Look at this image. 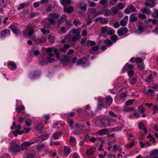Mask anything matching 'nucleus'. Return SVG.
Wrapping results in <instances>:
<instances>
[{
	"label": "nucleus",
	"instance_id": "nucleus-1",
	"mask_svg": "<svg viewBox=\"0 0 158 158\" xmlns=\"http://www.w3.org/2000/svg\"><path fill=\"white\" fill-rule=\"evenodd\" d=\"M35 27L31 24H28L26 26V30L23 32V35L24 36H26L27 35L28 36H31L34 33Z\"/></svg>",
	"mask_w": 158,
	"mask_h": 158
},
{
	"label": "nucleus",
	"instance_id": "nucleus-2",
	"mask_svg": "<svg viewBox=\"0 0 158 158\" xmlns=\"http://www.w3.org/2000/svg\"><path fill=\"white\" fill-rule=\"evenodd\" d=\"M90 10V13L92 15L89 14L88 18H89L93 19L95 17L102 14L103 11L102 10H100L98 11H97L96 8H91L89 9Z\"/></svg>",
	"mask_w": 158,
	"mask_h": 158
},
{
	"label": "nucleus",
	"instance_id": "nucleus-3",
	"mask_svg": "<svg viewBox=\"0 0 158 158\" xmlns=\"http://www.w3.org/2000/svg\"><path fill=\"white\" fill-rule=\"evenodd\" d=\"M71 152V149L69 146H65L64 150L60 149L59 150V154L64 157L67 156Z\"/></svg>",
	"mask_w": 158,
	"mask_h": 158
},
{
	"label": "nucleus",
	"instance_id": "nucleus-4",
	"mask_svg": "<svg viewBox=\"0 0 158 158\" xmlns=\"http://www.w3.org/2000/svg\"><path fill=\"white\" fill-rule=\"evenodd\" d=\"M20 146L15 143H11L9 148L10 151L14 153L20 151Z\"/></svg>",
	"mask_w": 158,
	"mask_h": 158
},
{
	"label": "nucleus",
	"instance_id": "nucleus-5",
	"mask_svg": "<svg viewBox=\"0 0 158 158\" xmlns=\"http://www.w3.org/2000/svg\"><path fill=\"white\" fill-rule=\"evenodd\" d=\"M49 17L48 18V22L51 24H53L55 22V19H58L59 15L56 13H50L49 15Z\"/></svg>",
	"mask_w": 158,
	"mask_h": 158
},
{
	"label": "nucleus",
	"instance_id": "nucleus-6",
	"mask_svg": "<svg viewBox=\"0 0 158 158\" xmlns=\"http://www.w3.org/2000/svg\"><path fill=\"white\" fill-rule=\"evenodd\" d=\"M128 29L126 27H121L117 31V34L119 36L126 35L128 31Z\"/></svg>",
	"mask_w": 158,
	"mask_h": 158
},
{
	"label": "nucleus",
	"instance_id": "nucleus-7",
	"mask_svg": "<svg viewBox=\"0 0 158 158\" xmlns=\"http://www.w3.org/2000/svg\"><path fill=\"white\" fill-rule=\"evenodd\" d=\"M98 102L97 103L98 106L97 107V109L98 110H101L102 109V108H106L105 106L104 105V102H103V100L102 99V98L99 97L98 98Z\"/></svg>",
	"mask_w": 158,
	"mask_h": 158
},
{
	"label": "nucleus",
	"instance_id": "nucleus-8",
	"mask_svg": "<svg viewBox=\"0 0 158 158\" xmlns=\"http://www.w3.org/2000/svg\"><path fill=\"white\" fill-rule=\"evenodd\" d=\"M103 100V102L106 103L107 107H109L112 104L113 102V99L110 96H107L105 98H102Z\"/></svg>",
	"mask_w": 158,
	"mask_h": 158
},
{
	"label": "nucleus",
	"instance_id": "nucleus-9",
	"mask_svg": "<svg viewBox=\"0 0 158 158\" xmlns=\"http://www.w3.org/2000/svg\"><path fill=\"white\" fill-rule=\"evenodd\" d=\"M124 12L126 14H130L132 12H136L135 8L132 5L128 6L124 10Z\"/></svg>",
	"mask_w": 158,
	"mask_h": 158
},
{
	"label": "nucleus",
	"instance_id": "nucleus-10",
	"mask_svg": "<svg viewBox=\"0 0 158 158\" xmlns=\"http://www.w3.org/2000/svg\"><path fill=\"white\" fill-rule=\"evenodd\" d=\"M110 118H106L102 119L101 121V123L102 126L104 127H106L107 126H110L111 124L110 123Z\"/></svg>",
	"mask_w": 158,
	"mask_h": 158
},
{
	"label": "nucleus",
	"instance_id": "nucleus-11",
	"mask_svg": "<svg viewBox=\"0 0 158 158\" xmlns=\"http://www.w3.org/2000/svg\"><path fill=\"white\" fill-rule=\"evenodd\" d=\"M70 57L66 55L63 56L60 59V61L63 63H67L70 60Z\"/></svg>",
	"mask_w": 158,
	"mask_h": 158
},
{
	"label": "nucleus",
	"instance_id": "nucleus-12",
	"mask_svg": "<svg viewBox=\"0 0 158 158\" xmlns=\"http://www.w3.org/2000/svg\"><path fill=\"white\" fill-rule=\"evenodd\" d=\"M32 143L26 141L23 143L21 145V149L22 150H24L27 149V148L29 147L32 144Z\"/></svg>",
	"mask_w": 158,
	"mask_h": 158
},
{
	"label": "nucleus",
	"instance_id": "nucleus-13",
	"mask_svg": "<svg viewBox=\"0 0 158 158\" xmlns=\"http://www.w3.org/2000/svg\"><path fill=\"white\" fill-rule=\"evenodd\" d=\"M156 5V2L153 0H147L145 3V5L150 7H154Z\"/></svg>",
	"mask_w": 158,
	"mask_h": 158
},
{
	"label": "nucleus",
	"instance_id": "nucleus-14",
	"mask_svg": "<svg viewBox=\"0 0 158 158\" xmlns=\"http://www.w3.org/2000/svg\"><path fill=\"white\" fill-rule=\"evenodd\" d=\"M131 69H134V66L131 64L129 63H126L123 68V71H128Z\"/></svg>",
	"mask_w": 158,
	"mask_h": 158
},
{
	"label": "nucleus",
	"instance_id": "nucleus-15",
	"mask_svg": "<svg viewBox=\"0 0 158 158\" xmlns=\"http://www.w3.org/2000/svg\"><path fill=\"white\" fill-rule=\"evenodd\" d=\"M73 10V7L72 6H64L63 9L64 12H67L69 14L72 12Z\"/></svg>",
	"mask_w": 158,
	"mask_h": 158
},
{
	"label": "nucleus",
	"instance_id": "nucleus-16",
	"mask_svg": "<svg viewBox=\"0 0 158 158\" xmlns=\"http://www.w3.org/2000/svg\"><path fill=\"white\" fill-rule=\"evenodd\" d=\"M70 48V46L68 44H65L63 48L59 49L58 51L59 52H66L67 49Z\"/></svg>",
	"mask_w": 158,
	"mask_h": 158
},
{
	"label": "nucleus",
	"instance_id": "nucleus-17",
	"mask_svg": "<svg viewBox=\"0 0 158 158\" xmlns=\"http://www.w3.org/2000/svg\"><path fill=\"white\" fill-rule=\"evenodd\" d=\"M47 148L46 147L45 144H40V152H43L42 155L47 153Z\"/></svg>",
	"mask_w": 158,
	"mask_h": 158
},
{
	"label": "nucleus",
	"instance_id": "nucleus-18",
	"mask_svg": "<svg viewBox=\"0 0 158 158\" xmlns=\"http://www.w3.org/2000/svg\"><path fill=\"white\" fill-rule=\"evenodd\" d=\"M110 115L113 117L116 118L119 120H122L123 119L122 116L120 114L117 115L114 113L113 111H110L109 113Z\"/></svg>",
	"mask_w": 158,
	"mask_h": 158
},
{
	"label": "nucleus",
	"instance_id": "nucleus-19",
	"mask_svg": "<svg viewBox=\"0 0 158 158\" xmlns=\"http://www.w3.org/2000/svg\"><path fill=\"white\" fill-rule=\"evenodd\" d=\"M49 133L40 134V142L46 140L48 137Z\"/></svg>",
	"mask_w": 158,
	"mask_h": 158
},
{
	"label": "nucleus",
	"instance_id": "nucleus-20",
	"mask_svg": "<svg viewBox=\"0 0 158 158\" xmlns=\"http://www.w3.org/2000/svg\"><path fill=\"white\" fill-rule=\"evenodd\" d=\"M128 17L127 16H126L123 19L121 20L120 24L123 27L126 26L127 23Z\"/></svg>",
	"mask_w": 158,
	"mask_h": 158
},
{
	"label": "nucleus",
	"instance_id": "nucleus-21",
	"mask_svg": "<svg viewBox=\"0 0 158 158\" xmlns=\"http://www.w3.org/2000/svg\"><path fill=\"white\" fill-rule=\"evenodd\" d=\"M138 127L140 130L144 131V134L147 133V129L145 127L143 123L142 122H139L138 124Z\"/></svg>",
	"mask_w": 158,
	"mask_h": 158
},
{
	"label": "nucleus",
	"instance_id": "nucleus-22",
	"mask_svg": "<svg viewBox=\"0 0 158 158\" xmlns=\"http://www.w3.org/2000/svg\"><path fill=\"white\" fill-rule=\"evenodd\" d=\"M96 151V148H92L88 149L86 152V154L88 156H91Z\"/></svg>",
	"mask_w": 158,
	"mask_h": 158
},
{
	"label": "nucleus",
	"instance_id": "nucleus-23",
	"mask_svg": "<svg viewBox=\"0 0 158 158\" xmlns=\"http://www.w3.org/2000/svg\"><path fill=\"white\" fill-rule=\"evenodd\" d=\"M138 29L139 31L142 32L144 30V24L141 22H140L138 25Z\"/></svg>",
	"mask_w": 158,
	"mask_h": 158
},
{
	"label": "nucleus",
	"instance_id": "nucleus-24",
	"mask_svg": "<svg viewBox=\"0 0 158 158\" xmlns=\"http://www.w3.org/2000/svg\"><path fill=\"white\" fill-rule=\"evenodd\" d=\"M90 62L89 60L86 58H82V65L84 66H88Z\"/></svg>",
	"mask_w": 158,
	"mask_h": 158
},
{
	"label": "nucleus",
	"instance_id": "nucleus-25",
	"mask_svg": "<svg viewBox=\"0 0 158 158\" xmlns=\"http://www.w3.org/2000/svg\"><path fill=\"white\" fill-rule=\"evenodd\" d=\"M80 9L83 11L85 12L87 9L86 4L83 2L80 3Z\"/></svg>",
	"mask_w": 158,
	"mask_h": 158
},
{
	"label": "nucleus",
	"instance_id": "nucleus-26",
	"mask_svg": "<svg viewBox=\"0 0 158 158\" xmlns=\"http://www.w3.org/2000/svg\"><path fill=\"white\" fill-rule=\"evenodd\" d=\"M62 135L61 132L58 131L54 134L53 135V138L54 139H57L58 138Z\"/></svg>",
	"mask_w": 158,
	"mask_h": 158
},
{
	"label": "nucleus",
	"instance_id": "nucleus-27",
	"mask_svg": "<svg viewBox=\"0 0 158 158\" xmlns=\"http://www.w3.org/2000/svg\"><path fill=\"white\" fill-rule=\"evenodd\" d=\"M103 43L108 47H109L113 44V42L108 39L104 40L103 42Z\"/></svg>",
	"mask_w": 158,
	"mask_h": 158
},
{
	"label": "nucleus",
	"instance_id": "nucleus-28",
	"mask_svg": "<svg viewBox=\"0 0 158 158\" xmlns=\"http://www.w3.org/2000/svg\"><path fill=\"white\" fill-rule=\"evenodd\" d=\"M85 115L86 117H85L84 118H92L95 115V114L93 112H91L90 114H89L86 112H85Z\"/></svg>",
	"mask_w": 158,
	"mask_h": 158
},
{
	"label": "nucleus",
	"instance_id": "nucleus-29",
	"mask_svg": "<svg viewBox=\"0 0 158 158\" xmlns=\"http://www.w3.org/2000/svg\"><path fill=\"white\" fill-rule=\"evenodd\" d=\"M43 122H40V134H43L45 133L47 130L46 127H44V125L43 126Z\"/></svg>",
	"mask_w": 158,
	"mask_h": 158
},
{
	"label": "nucleus",
	"instance_id": "nucleus-30",
	"mask_svg": "<svg viewBox=\"0 0 158 158\" xmlns=\"http://www.w3.org/2000/svg\"><path fill=\"white\" fill-rule=\"evenodd\" d=\"M141 11L142 13L147 15H150L151 14V10L147 8H143L141 9Z\"/></svg>",
	"mask_w": 158,
	"mask_h": 158
},
{
	"label": "nucleus",
	"instance_id": "nucleus-31",
	"mask_svg": "<svg viewBox=\"0 0 158 158\" xmlns=\"http://www.w3.org/2000/svg\"><path fill=\"white\" fill-rule=\"evenodd\" d=\"M61 2L62 5L64 7L65 6L71 4V0H61Z\"/></svg>",
	"mask_w": 158,
	"mask_h": 158
},
{
	"label": "nucleus",
	"instance_id": "nucleus-32",
	"mask_svg": "<svg viewBox=\"0 0 158 158\" xmlns=\"http://www.w3.org/2000/svg\"><path fill=\"white\" fill-rule=\"evenodd\" d=\"M137 20V17L134 14H132L129 18V21L131 22H134Z\"/></svg>",
	"mask_w": 158,
	"mask_h": 158
},
{
	"label": "nucleus",
	"instance_id": "nucleus-33",
	"mask_svg": "<svg viewBox=\"0 0 158 158\" xmlns=\"http://www.w3.org/2000/svg\"><path fill=\"white\" fill-rule=\"evenodd\" d=\"M40 54V52L38 50H34L32 49L30 52V56H33L34 55L36 56Z\"/></svg>",
	"mask_w": 158,
	"mask_h": 158
},
{
	"label": "nucleus",
	"instance_id": "nucleus-34",
	"mask_svg": "<svg viewBox=\"0 0 158 158\" xmlns=\"http://www.w3.org/2000/svg\"><path fill=\"white\" fill-rule=\"evenodd\" d=\"M10 27L15 34H18L19 32V29L17 28L16 26L14 25H10Z\"/></svg>",
	"mask_w": 158,
	"mask_h": 158
},
{
	"label": "nucleus",
	"instance_id": "nucleus-35",
	"mask_svg": "<svg viewBox=\"0 0 158 158\" xmlns=\"http://www.w3.org/2000/svg\"><path fill=\"white\" fill-rule=\"evenodd\" d=\"M66 18V15L64 14H63L58 21L59 22L63 23L64 22Z\"/></svg>",
	"mask_w": 158,
	"mask_h": 158
},
{
	"label": "nucleus",
	"instance_id": "nucleus-36",
	"mask_svg": "<svg viewBox=\"0 0 158 158\" xmlns=\"http://www.w3.org/2000/svg\"><path fill=\"white\" fill-rule=\"evenodd\" d=\"M7 33H8L9 34H10V32L9 30L5 29V30L2 31L1 33V37H5Z\"/></svg>",
	"mask_w": 158,
	"mask_h": 158
},
{
	"label": "nucleus",
	"instance_id": "nucleus-37",
	"mask_svg": "<svg viewBox=\"0 0 158 158\" xmlns=\"http://www.w3.org/2000/svg\"><path fill=\"white\" fill-rule=\"evenodd\" d=\"M67 123L69 124V127L72 128H74V121L71 119H69L67 120Z\"/></svg>",
	"mask_w": 158,
	"mask_h": 158
},
{
	"label": "nucleus",
	"instance_id": "nucleus-38",
	"mask_svg": "<svg viewBox=\"0 0 158 158\" xmlns=\"http://www.w3.org/2000/svg\"><path fill=\"white\" fill-rule=\"evenodd\" d=\"M125 4L120 3L117 4L115 6L119 10L122 9L125 6Z\"/></svg>",
	"mask_w": 158,
	"mask_h": 158
},
{
	"label": "nucleus",
	"instance_id": "nucleus-39",
	"mask_svg": "<svg viewBox=\"0 0 158 158\" xmlns=\"http://www.w3.org/2000/svg\"><path fill=\"white\" fill-rule=\"evenodd\" d=\"M153 80V75L152 73H150L148 76L145 80V81L147 82H150L152 81Z\"/></svg>",
	"mask_w": 158,
	"mask_h": 158
},
{
	"label": "nucleus",
	"instance_id": "nucleus-40",
	"mask_svg": "<svg viewBox=\"0 0 158 158\" xmlns=\"http://www.w3.org/2000/svg\"><path fill=\"white\" fill-rule=\"evenodd\" d=\"M35 153V152L34 151L29 153L27 155V158H34Z\"/></svg>",
	"mask_w": 158,
	"mask_h": 158
},
{
	"label": "nucleus",
	"instance_id": "nucleus-41",
	"mask_svg": "<svg viewBox=\"0 0 158 158\" xmlns=\"http://www.w3.org/2000/svg\"><path fill=\"white\" fill-rule=\"evenodd\" d=\"M30 142L32 143V144L34 143H37V149L38 150V151H40V145H39L40 144V140L39 138H37L36 139L34 140V141L33 142Z\"/></svg>",
	"mask_w": 158,
	"mask_h": 158
},
{
	"label": "nucleus",
	"instance_id": "nucleus-42",
	"mask_svg": "<svg viewBox=\"0 0 158 158\" xmlns=\"http://www.w3.org/2000/svg\"><path fill=\"white\" fill-rule=\"evenodd\" d=\"M107 131V129H102L98 131V133L99 135H101L105 134Z\"/></svg>",
	"mask_w": 158,
	"mask_h": 158
},
{
	"label": "nucleus",
	"instance_id": "nucleus-43",
	"mask_svg": "<svg viewBox=\"0 0 158 158\" xmlns=\"http://www.w3.org/2000/svg\"><path fill=\"white\" fill-rule=\"evenodd\" d=\"M73 33L74 34L75 36L80 37V32L78 31L77 30L73 29L72 30Z\"/></svg>",
	"mask_w": 158,
	"mask_h": 158
},
{
	"label": "nucleus",
	"instance_id": "nucleus-44",
	"mask_svg": "<svg viewBox=\"0 0 158 158\" xmlns=\"http://www.w3.org/2000/svg\"><path fill=\"white\" fill-rule=\"evenodd\" d=\"M39 75V72L38 71H35L31 74L30 77L31 78H34L35 77Z\"/></svg>",
	"mask_w": 158,
	"mask_h": 158
},
{
	"label": "nucleus",
	"instance_id": "nucleus-45",
	"mask_svg": "<svg viewBox=\"0 0 158 158\" xmlns=\"http://www.w3.org/2000/svg\"><path fill=\"white\" fill-rule=\"evenodd\" d=\"M114 32L115 31L113 29L108 28L107 34L110 36L112 35L114 33Z\"/></svg>",
	"mask_w": 158,
	"mask_h": 158
},
{
	"label": "nucleus",
	"instance_id": "nucleus-46",
	"mask_svg": "<svg viewBox=\"0 0 158 158\" xmlns=\"http://www.w3.org/2000/svg\"><path fill=\"white\" fill-rule=\"evenodd\" d=\"M24 132V131H19V130H18L13 131V133L15 136L16 137L17 136L18 134L21 135L23 134Z\"/></svg>",
	"mask_w": 158,
	"mask_h": 158
},
{
	"label": "nucleus",
	"instance_id": "nucleus-47",
	"mask_svg": "<svg viewBox=\"0 0 158 158\" xmlns=\"http://www.w3.org/2000/svg\"><path fill=\"white\" fill-rule=\"evenodd\" d=\"M147 21L149 23L152 22L153 24H157L158 22V21L155 19H149Z\"/></svg>",
	"mask_w": 158,
	"mask_h": 158
},
{
	"label": "nucleus",
	"instance_id": "nucleus-48",
	"mask_svg": "<svg viewBox=\"0 0 158 158\" xmlns=\"http://www.w3.org/2000/svg\"><path fill=\"white\" fill-rule=\"evenodd\" d=\"M139 143L141 148H144L145 147L149 146L150 145V143L149 142H147L145 143H143L142 142H140Z\"/></svg>",
	"mask_w": 158,
	"mask_h": 158
},
{
	"label": "nucleus",
	"instance_id": "nucleus-49",
	"mask_svg": "<svg viewBox=\"0 0 158 158\" xmlns=\"http://www.w3.org/2000/svg\"><path fill=\"white\" fill-rule=\"evenodd\" d=\"M127 71L129 77L130 78H132L135 73L134 69H131Z\"/></svg>",
	"mask_w": 158,
	"mask_h": 158
},
{
	"label": "nucleus",
	"instance_id": "nucleus-50",
	"mask_svg": "<svg viewBox=\"0 0 158 158\" xmlns=\"http://www.w3.org/2000/svg\"><path fill=\"white\" fill-rule=\"evenodd\" d=\"M48 40L50 43L53 44L54 43L55 40L53 36L49 35L48 37Z\"/></svg>",
	"mask_w": 158,
	"mask_h": 158
},
{
	"label": "nucleus",
	"instance_id": "nucleus-51",
	"mask_svg": "<svg viewBox=\"0 0 158 158\" xmlns=\"http://www.w3.org/2000/svg\"><path fill=\"white\" fill-rule=\"evenodd\" d=\"M118 37L116 35H113L110 37V39L112 41L113 43H115L117 41Z\"/></svg>",
	"mask_w": 158,
	"mask_h": 158
},
{
	"label": "nucleus",
	"instance_id": "nucleus-52",
	"mask_svg": "<svg viewBox=\"0 0 158 158\" xmlns=\"http://www.w3.org/2000/svg\"><path fill=\"white\" fill-rule=\"evenodd\" d=\"M73 24L75 25H80L81 23L77 18H75L73 21Z\"/></svg>",
	"mask_w": 158,
	"mask_h": 158
},
{
	"label": "nucleus",
	"instance_id": "nucleus-53",
	"mask_svg": "<svg viewBox=\"0 0 158 158\" xmlns=\"http://www.w3.org/2000/svg\"><path fill=\"white\" fill-rule=\"evenodd\" d=\"M137 79L135 77L131 78L129 80L130 83L131 85H134L136 82Z\"/></svg>",
	"mask_w": 158,
	"mask_h": 158
},
{
	"label": "nucleus",
	"instance_id": "nucleus-54",
	"mask_svg": "<svg viewBox=\"0 0 158 158\" xmlns=\"http://www.w3.org/2000/svg\"><path fill=\"white\" fill-rule=\"evenodd\" d=\"M110 11L109 10L106 9L104 10L103 14L105 16H108L110 15Z\"/></svg>",
	"mask_w": 158,
	"mask_h": 158
},
{
	"label": "nucleus",
	"instance_id": "nucleus-55",
	"mask_svg": "<svg viewBox=\"0 0 158 158\" xmlns=\"http://www.w3.org/2000/svg\"><path fill=\"white\" fill-rule=\"evenodd\" d=\"M151 155L152 156H155L158 155V150L156 149L152 151Z\"/></svg>",
	"mask_w": 158,
	"mask_h": 158
},
{
	"label": "nucleus",
	"instance_id": "nucleus-56",
	"mask_svg": "<svg viewBox=\"0 0 158 158\" xmlns=\"http://www.w3.org/2000/svg\"><path fill=\"white\" fill-rule=\"evenodd\" d=\"M138 109L140 113H143L145 110V109L144 107L142 106H140L138 107Z\"/></svg>",
	"mask_w": 158,
	"mask_h": 158
},
{
	"label": "nucleus",
	"instance_id": "nucleus-57",
	"mask_svg": "<svg viewBox=\"0 0 158 158\" xmlns=\"http://www.w3.org/2000/svg\"><path fill=\"white\" fill-rule=\"evenodd\" d=\"M134 143L135 142H132L127 144L126 145V148H131L134 145Z\"/></svg>",
	"mask_w": 158,
	"mask_h": 158
},
{
	"label": "nucleus",
	"instance_id": "nucleus-58",
	"mask_svg": "<svg viewBox=\"0 0 158 158\" xmlns=\"http://www.w3.org/2000/svg\"><path fill=\"white\" fill-rule=\"evenodd\" d=\"M108 27H103L102 28L101 32L104 33L106 32L107 33Z\"/></svg>",
	"mask_w": 158,
	"mask_h": 158
},
{
	"label": "nucleus",
	"instance_id": "nucleus-59",
	"mask_svg": "<svg viewBox=\"0 0 158 158\" xmlns=\"http://www.w3.org/2000/svg\"><path fill=\"white\" fill-rule=\"evenodd\" d=\"M65 25L66 26V29L68 30L69 29L70 27L71 26L72 24L69 22L68 21H67L66 22Z\"/></svg>",
	"mask_w": 158,
	"mask_h": 158
},
{
	"label": "nucleus",
	"instance_id": "nucleus-60",
	"mask_svg": "<svg viewBox=\"0 0 158 158\" xmlns=\"http://www.w3.org/2000/svg\"><path fill=\"white\" fill-rule=\"evenodd\" d=\"M89 5L91 7H95L96 6V3L94 2L89 1H88Z\"/></svg>",
	"mask_w": 158,
	"mask_h": 158
},
{
	"label": "nucleus",
	"instance_id": "nucleus-61",
	"mask_svg": "<svg viewBox=\"0 0 158 158\" xmlns=\"http://www.w3.org/2000/svg\"><path fill=\"white\" fill-rule=\"evenodd\" d=\"M111 10L113 13L114 14H116L118 12V9L115 6L112 8Z\"/></svg>",
	"mask_w": 158,
	"mask_h": 158
},
{
	"label": "nucleus",
	"instance_id": "nucleus-62",
	"mask_svg": "<svg viewBox=\"0 0 158 158\" xmlns=\"http://www.w3.org/2000/svg\"><path fill=\"white\" fill-rule=\"evenodd\" d=\"M126 92H124L120 95V97L121 99L125 100L126 99V97L127 96Z\"/></svg>",
	"mask_w": 158,
	"mask_h": 158
},
{
	"label": "nucleus",
	"instance_id": "nucleus-63",
	"mask_svg": "<svg viewBox=\"0 0 158 158\" xmlns=\"http://www.w3.org/2000/svg\"><path fill=\"white\" fill-rule=\"evenodd\" d=\"M96 43L95 41L89 40H88L86 42L87 44H90L91 46H93L95 45Z\"/></svg>",
	"mask_w": 158,
	"mask_h": 158
},
{
	"label": "nucleus",
	"instance_id": "nucleus-64",
	"mask_svg": "<svg viewBox=\"0 0 158 158\" xmlns=\"http://www.w3.org/2000/svg\"><path fill=\"white\" fill-rule=\"evenodd\" d=\"M75 126L76 127L79 128L81 129H82L84 127V125L78 123H76Z\"/></svg>",
	"mask_w": 158,
	"mask_h": 158
}]
</instances>
